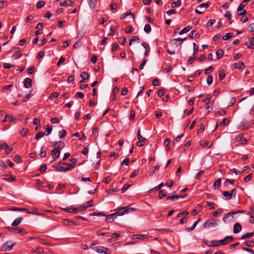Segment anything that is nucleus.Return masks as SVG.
Masks as SVG:
<instances>
[{"mask_svg":"<svg viewBox=\"0 0 254 254\" xmlns=\"http://www.w3.org/2000/svg\"><path fill=\"white\" fill-rule=\"evenodd\" d=\"M221 186V179L219 178L214 183V186L217 187V188H219Z\"/></svg>","mask_w":254,"mask_h":254,"instance_id":"nucleus-62","label":"nucleus"},{"mask_svg":"<svg viewBox=\"0 0 254 254\" xmlns=\"http://www.w3.org/2000/svg\"><path fill=\"white\" fill-rule=\"evenodd\" d=\"M213 77L212 75H209L207 78V79H206V82H207V83L208 84V85H210L212 83V82H213Z\"/></svg>","mask_w":254,"mask_h":254,"instance_id":"nucleus-60","label":"nucleus"},{"mask_svg":"<svg viewBox=\"0 0 254 254\" xmlns=\"http://www.w3.org/2000/svg\"><path fill=\"white\" fill-rule=\"evenodd\" d=\"M59 137L60 138H63L65 136L66 131L65 129H63L59 132Z\"/></svg>","mask_w":254,"mask_h":254,"instance_id":"nucleus-37","label":"nucleus"},{"mask_svg":"<svg viewBox=\"0 0 254 254\" xmlns=\"http://www.w3.org/2000/svg\"><path fill=\"white\" fill-rule=\"evenodd\" d=\"M235 140L236 142H240L241 144L244 145L247 143V140L243 138V134L242 133L236 136Z\"/></svg>","mask_w":254,"mask_h":254,"instance_id":"nucleus-7","label":"nucleus"},{"mask_svg":"<svg viewBox=\"0 0 254 254\" xmlns=\"http://www.w3.org/2000/svg\"><path fill=\"white\" fill-rule=\"evenodd\" d=\"M133 240L140 239L143 240L146 238V236L145 234L143 235H134L132 237Z\"/></svg>","mask_w":254,"mask_h":254,"instance_id":"nucleus-21","label":"nucleus"},{"mask_svg":"<svg viewBox=\"0 0 254 254\" xmlns=\"http://www.w3.org/2000/svg\"><path fill=\"white\" fill-rule=\"evenodd\" d=\"M246 5H247L246 4H245V3H244L243 1H242L240 3L239 7H238V9H237L238 12H240L241 11H242Z\"/></svg>","mask_w":254,"mask_h":254,"instance_id":"nucleus-40","label":"nucleus"},{"mask_svg":"<svg viewBox=\"0 0 254 254\" xmlns=\"http://www.w3.org/2000/svg\"><path fill=\"white\" fill-rule=\"evenodd\" d=\"M69 223H72L74 225H77V223L72 220L64 219L62 221V224L65 226H67Z\"/></svg>","mask_w":254,"mask_h":254,"instance_id":"nucleus-18","label":"nucleus"},{"mask_svg":"<svg viewBox=\"0 0 254 254\" xmlns=\"http://www.w3.org/2000/svg\"><path fill=\"white\" fill-rule=\"evenodd\" d=\"M211 98L212 96L211 95H207L206 98L203 100V101L205 102L207 105H208Z\"/></svg>","mask_w":254,"mask_h":254,"instance_id":"nucleus-53","label":"nucleus"},{"mask_svg":"<svg viewBox=\"0 0 254 254\" xmlns=\"http://www.w3.org/2000/svg\"><path fill=\"white\" fill-rule=\"evenodd\" d=\"M3 178L2 179L7 180L8 182H12L16 180V178L15 176L10 175L9 177H7L6 175L3 176Z\"/></svg>","mask_w":254,"mask_h":254,"instance_id":"nucleus-22","label":"nucleus"},{"mask_svg":"<svg viewBox=\"0 0 254 254\" xmlns=\"http://www.w3.org/2000/svg\"><path fill=\"white\" fill-rule=\"evenodd\" d=\"M182 2L181 0H178L172 3L171 6L172 7H179L181 6Z\"/></svg>","mask_w":254,"mask_h":254,"instance_id":"nucleus-33","label":"nucleus"},{"mask_svg":"<svg viewBox=\"0 0 254 254\" xmlns=\"http://www.w3.org/2000/svg\"><path fill=\"white\" fill-rule=\"evenodd\" d=\"M191 28L192 27L190 26L186 27L179 32V35H182L184 33L188 32Z\"/></svg>","mask_w":254,"mask_h":254,"instance_id":"nucleus-29","label":"nucleus"},{"mask_svg":"<svg viewBox=\"0 0 254 254\" xmlns=\"http://www.w3.org/2000/svg\"><path fill=\"white\" fill-rule=\"evenodd\" d=\"M44 135H45V133H44L42 131H39L37 133V134L35 136V139L36 140H38L40 138H42Z\"/></svg>","mask_w":254,"mask_h":254,"instance_id":"nucleus-49","label":"nucleus"},{"mask_svg":"<svg viewBox=\"0 0 254 254\" xmlns=\"http://www.w3.org/2000/svg\"><path fill=\"white\" fill-rule=\"evenodd\" d=\"M9 231L20 234L25 231V229L22 228H14L13 227H7L6 228Z\"/></svg>","mask_w":254,"mask_h":254,"instance_id":"nucleus-9","label":"nucleus"},{"mask_svg":"<svg viewBox=\"0 0 254 254\" xmlns=\"http://www.w3.org/2000/svg\"><path fill=\"white\" fill-rule=\"evenodd\" d=\"M13 160L16 163H19L21 162V157L18 155H16L14 158Z\"/></svg>","mask_w":254,"mask_h":254,"instance_id":"nucleus-64","label":"nucleus"},{"mask_svg":"<svg viewBox=\"0 0 254 254\" xmlns=\"http://www.w3.org/2000/svg\"><path fill=\"white\" fill-rule=\"evenodd\" d=\"M10 211H27V209L25 208H18L14 207L9 209Z\"/></svg>","mask_w":254,"mask_h":254,"instance_id":"nucleus-35","label":"nucleus"},{"mask_svg":"<svg viewBox=\"0 0 254 254\" xmlns=\"http://www.w3.org/2000/svg\"><path fill=\"white\" fill-rule=\"evenodd\" d=\"M184 215H185V216H187L189 215V212L188 211H182L177 214V217L179 218Z\"/></svg>","mask_w":254,"mask_h":254,"instance_id":"nucleus-58","label":"nucleus"},{"mask_svg":"<svg viewBox=\"0 0 254 254\" xmlns=\"http://www.w3.org/2000/svg\"><path fill=\"white\" fill-rule=\"evenodd\" d=\"M230 123V121L227 118L224 119L221 122L220 124L222 126L228 125Z\"/></svg>","mask_w":254,"mask_h":254,"instance_id":"nucleus-59","label":"nucleus"},{"mask_svg":"<svg viewBox=\"0 0 254 254\" xmlns=\"http://www.w3.org/2000/svg\"><path fill=\"white\" fill-rule=\"evenodd\" d=\"M22 54L18 51H16L15 53L12 55V58L14 59H18L21 57Z\"/></svg>","mask_w":254,"mask_h":254,"instance_id":"nucleus-43","label":"nucleus"},{"mask_svg":"<svg viewBox=\"0 0 254 254\" xmlns=\"http://www.w3.org/2000/svg\"><path fill=\"white\" fill-rule=\"evenodd\" d=\"M198 221H196L194 223V224H193V225H192V227H191L187 228V230L188 231H189V232H190V231H192V230L195 228V227L196 226V225H197V224H198Z\"/></svg>","mask_w":254,"mask_h":254,"instance_id":"nucleus-54","label":"nucleus"},{"mask_svg":"<svg viewBox=\"0 0 254 254\" xmlns=\"http://www.w3.org/2000/svg\"><path fill=\"white\" fill-rule=\"evenodd\" d=\"M246 45L250 49H254V37H251L249 39V42Z\"/></svg>","mask_w":254,"mask_h":254,"instance_id":"nucleus-15","label":"nucleus"},{"mask_svg":"<svg viewBox=\"0 0 254 254\" xmlns=\"http://www.w3.org/2000/svg\"><path fill=\"white\" fill-rule=\"evenodd\" d=\"M53 168L55 169L57 171L59 172H66L67 171L70 170L72 169V166L67 167H64L62 166H59L58 165H54L53 166Z\"/></svg>","mask_w":254,"mask_h":254,"instance_id":"nucleus-5","label":"nucleus"},{"mask_svg":"<svg viewBox=\"0 0 254 254\" xmlns=\"http://www.w3.org/2000/svg\"><path fill=\"white\" fill-rule=\"evenodd\" d=\"M144 30L147 33H149L151 30V28L150 25L148 24H145V25L144 27Z\"/></svg>","mask_w":254,"mask_h":254,"instance_id":"nucleus-47","label":"nucleus"},{"mask_svg":"<svg viewBox=\"0 0 254 254\" xmlns=\"http://www.w3.org/2000/svg\"><path fill=\"white\" fill-rule=\"evenodd\" d=\"M98 133V128L96 127H94L92 128V134L95 137H97Z\"/></svg>","mask_w":254,"mask_h":254,"instance_id":"nucleus-57","label":"nucleus"},{"mask_svg":"<svg viewBox=\"0 0 254 254\" xmlns=\"http://www.w3.org/2000/svg\"><path fill=\"white\" fill-rule=\"evenodd\" d=\"M234 65L235 66V68L238 69H243L245 67V64L243 62H241L238 64H234Z\"/></svg>","mask_w":254,"mask_h":254,"instance_id":"nucleus-31","label":"nucleus"},{"mask_svg":"<svg viewBox=\"0 0 254 254\" xmlns=\"http://www.w3.org/2000/svg\"><path fill=\"white\" fill-rule=\"evenodd\" d=\"M254 235V233H253V232L247 233H246V234H244L243 235H242L241 238H240V239L243 240V239L250 238L253 237Z\"/></svg>","mask_w":254,"mask_h":254,"instance_id":"nucleus-24","label":"nucleus"},{"mask_svg":"<svg viewBox=\"0 0 254 254\" xmlns=\"http://www.w3.org/2000/svg\"><path fill=\"white\" fill-rule=\"evenodd\" d=\"M209 246H210V247H219V243L217 240H212Z\"/></svg>","mask_w":254,"mask_h":254,"instance_id":"nucleus-36","label":"nucleus"},{"mask_svg":"<svg viewBox=\"0 0 254 254\" xmlns=\"http://www.w3.org/2000/svg\"><path fill=\"white\" fill-rule=\"evenodd\" d=\"M46 169H47L46 165L45 164H43L42 165H41L40 166V168L39 169V170L41 173H43L46 171Z\"/></svg>","mask_w":254,"mask_h":254,"instance_id":"nucleus-61","label":"nucleus"},{"mask_svg":"<svg viewBox=\"0 0 254 254\" xmlns=\"http://www.w3.org/2000/svg\"><path fill=\"white\" fill-rule=\"evenodd\" d=\"M59 95V93L57 92H53L50 94L49 98L51 100H53V98H57Z\"/></svg>","mask_w":254,"mask_h":254,"instance_id":"nucleus-55","label":"nucleus"},{"mask_svg":"<svg viewBox=\"0 0 254 254\" xmlns=\"http://www.w3.org/2000/svg\"><path fill=\"white\" fill-rule=\"evenodd\" d=\"M244 212H245V210H238L237 211H232V212H229V213H227L223 217V221L224 222H225L226 219L228 218V217L230 215L236 214H238L239 213H243Z\"/></svg>","mask_w":254,"mask_h":254,"instance_id":"nucleus-10","label":"nucleus"},{"mask_svg":"<svg viewBox=\"0 0 254 254\" xmlns=\"http://www.w3.org/2000/svg\"><path fill=\"white\" fill-rule=\"evenodd\" d=\"M193 50H194L193 55H195L198 51L199 48H198V46L196 44V43H193Z\"/></svg>","mask_w":254,"mask_h":254,"instance_id":"nucleus-52","label":"nucleus"},{"mask_svg":"<svg viewBox=\"0 0 254 254\" xmlns=\"http://www.w3.org/2000/svg\"><path fill=\"white\" fill-rule=\"evenodd\" d=\"M223 240H224L223 241H224L225 245H226L228 243H229L232 242L233 240V238L232 236H227L225 237Z\"/></svg>","mask_w":254,"mask_h":254,"instance_id":"nucleus-26","label":"nucleus"},{"mask_svg":"<svg viewBox=\"0 0 254 254\" xmlns=\"http://www.w3.org/2000/svg\"><path fill=\"white\" fill-rule=\"evenodd\" d=\"M46 151L44 150V146H42L41 148V151L40 153V156L41 158H44L46 156Z\"/></svg>","mask_w":254,"mask_h":254,"instance_id":"nucleus-44","label":"nucleus"},{"mask_svg":"<svg viewBox=\"0 0 254 254\" xmlns=\"http://www.w3.org/2000/svg\"><path fill=\"white\" fill-rule=\"evenodd\" d=\"M64 211L68 212V213H77V209L75 208H73L72 207H68L65 208H62Z\"/></svg>","mask_w":254,"mask_h":254,"instance_id":"nucleus-16","label":"nucleus"},{"mask_svg":"<svg viewBox=\"0 0 254 254\" xmlns=\"http://www.w3.org/2000/svg\"><path fill=\"white\" fill-rule=\"evenodd\" d=\"M88 2L91 8H94L97 4V0H88Z\"/></svg>","mask_w":254,"mask_h":254,"instance_id":"nucleus-25","label":"nucleus"},{"mask_svg":"<svg viewBox=\"0 0 254 254\" xmlns=\"http://www.w3.org/2000/svg\"><path fill=\"white\" fill-rule=\"evenodd\" d=\"M233 36V34L232 33H226L223 37V40H228L231 39Z\"/></svg>","mask_w":254,"mask_h":254,"instance_id":"nucleus-38","label":"nucleus"},{"mask_svg":"<svg viewBox=\"0 0 254 254\" xmlns=\"http://www.w3.org/2000/svg\"><path fill=\"white\" fill-rule=\"evenodd\" d=\"M32 85V79L30 78L27 77L24 80V86L26 88H29Z\"/></svg>","mask_w":254,"mask_h":254,"instance_id":"nucleus-11","label":"nucleus"},{"mask_svg":"<svg viewBox=\"0 0 254 254\" xmlns=\"http://www.w3.org/2000/svg\"><path fill=\"white\" fill-rule=\"evenodd\" d=\"M199 34L198 33H196L195 30H192L189 34V37L191 39H193L194 37H199Z\"/></svg>","mask_w":254,"mask_h":254,"instance_id":"nucleus-20","label":"nucleus"},{"mask_svg":"<svg viewBox=\"0 0 254 254\" xmlns=\"http://www.w3.org/2000/svg\"><path fill=\"white\" fill-rule=\"evenodd\" d=\"M120 236V234L118 233H113L112 234V238L110 240V241L113 242L115 241V238H118Z\"/></svg>","mask_w":254,"mask_h":254,"instance_id":"nucleus-41","label":"nucleus"},{"mask_svg":"<svg viewBox=\"0 0 254 254\" xmlns=\"http://www.w3.org/2000/svg\"><path fill=\"white\" fill-rule=\"evenodd\" d=\"M246 246L249 247H253L254 246V241L252 240L247 241L245 242Z\"/></svg>","mask_w":254,"mask_h":254,"instance_id":"nucleus-39","label":"nucleus"},{"mask_svg":"<svg viewBox=\"0 0 254 254\" xmlns=\"http://www.w3.org/2000/svg\"><path fill=\"white\" fill-rule=\"evenodd\" d=\"M221 212H222V210L219 209V210H217V211L212 212L211 215L213 217H216L217 216L218 214L221 213Z\"/></svg>","mask_w":254,"mask_h":254,"instance_id":"nucleus-63","label":"nucleus"},{"mask_svg":"<svg viewBox=\"0 0 254 254\" xmlns=\"http://www.w3.org/2000/svg\"><path fill=\"white\" fill-rule=\"evenodd\" d=\"M134 210V208H130L128 206L123 207L119 208L115 213H117V216H122L125 214V213H127L130 211L132 212Z\"/></svg>","mask_w":254,"mask_h":254,"instance_id":"nucleus-1","label":"nucleus"},{"mask_svg":"<svg viewBox=\"0 0 254 254\" xmlns=\"http://www.w3.org/2000/svg\"><path fill=\"white\" fill-rule=\"evenodd\" d=\"M80 77L82 80L80 81V83H82L89 78V74L86 71H83L80 73Z\"/></svg>","mask_w":254,"mask_h":254,"instance_id":"nucleus-13","label":"nucleus"},{"mask_svg":"<svg viewBox=\"0 0 254 254\" xmlns=\"http://www.w3.org/2000/svg\"><path fill=\"white\" fill-rule=\"evenodd\" d=\"M10 241H7L2 245V251H10L12 249L13 246L15 245V243H13L11 245H9Z\"/></svg>","mask_w":254,"mask_h":254,"instance_id":"nucleus-6","label":"nucleus"},{"mask_svg":"<svg viewBox=\"0 0 254 254\" xmlns=\"http://www.w3.org/2000/svg\"><path fill=\"white\" fill-rule=\"evenodd\" d=\"M213 70V67L212 66H210L205 69L204 73L205 74H208L211 73Z\"/></svg>","mask_w":254,"mask_h":254,"instance_id":"nucleus-45","label":"nucleus"},{"mask_svg":"<svg viewBox=\"0 0 254 254\" xmlns=\"http://www.w3.org/2000/svg\"><path fill=\"white\" fill-rule=\"evenodd\" d=\"M217 59H220L223 56L224 51L222 49H218L216 52Z\"/></svg>","mask_w":254,"mask_h":254,"instance_id":"nucleus-28","label":"nucleus"},{"mask_svg":"<svg viewBox=\"0 0 254 254\" xmlns=\"http://www.w3.org/2000/svg\"><path fill=\"white\" fill-rule=\"evenodd\" d=\"M137 137L138 141L136 143V145L138 146H143L144 143L145 141L146 140V139L144 137H143L141 134H140V128L138 129L137 132Z\"/></svg>","mask_w":254,"mask_h":254,"instance_id":"nucleus-3","label":"nucleus"},{"mask_svg":"<svg viewBox=\"0 0 254 254\" xmlns=\"http://www.w3.org/2000/svg\"><path fill=\"white\" fill-rule=\"evenodd\" d=\"M106 221L107 222H110L114 221L117 217V213H112L108 215H106Z\"/></svg>","mask_w":254,"mask_h":254,"instance_id":"nucleus-12","label":"nucleus"},{"mask_svg":"<svg viewBox=\"0 0 254 254\" xmlns=\"http://www.w3.org/2000/svg\"><path fill=\"white\" fill-rule=\"evenodd\" d=\"M94 245V244H92V245H91L90 246V248H92V249L96 251L97 253H99V254H110V253H108L107 251L108 250L107 249L103 247H101V246H96V247H93V246Z\"/></svg>","mask_w":254,"mask_h":254,"instance_id":"nucleus-2","label":"nucleus"},{"mask_svg":"<svg viewBox=\"0 0 254 254\" xmlns=\"http://www.w3.org/2000/svg\"><path fill=\"white\" fill-rule=\"evenodd\" d=\"M141 45L144 48L145 51H147L148 52H150V47L149 45L146 42H143L141 44Z\"/></svg>","mask_w":254,"mask_h":254,"instance_id":"nucleus-48","label":"nucleus"},{"mask_svg":"<svg viewBox=\"0 0 254 254\" xmlns=\"http://www.w3.org/2000/svg\"><path fill=\"white\" fill-rule=\"evenodd\" d=\"M171 142V139L169 138H166L164 140V143L166 145V149L168 151L170 149V143Z\"/></svg>","mask_w":254,"mask_h":254,"instance_id":"nucleus-27","label":"nucleus"},{"mask_svg":"<svg viewBox=\"0 0 254 254\" xmlns=\"http://www.w3.org/2000/svg\"><path fill=\"white\" fill-rule=\"evenodd\" d=\"M22 220H23L22 217H18L13 221V222L12 223L11 225L13 226H16L18 225L19 224H20V223L22 222Z\"/></svg>","mask_w":254,"mask_h":254,"instance_id":"nucleus-19","label":"nucleus"},{"mask_svg":"<svg viewBox=\"0 0 254 254\" xmlns=\"http://www.w3.org/2000/svg\"><path fill=\"white\" fill-rule=\"evenodd\" d=\"M28 129H25L24 128H21L19 130V133L23 136H24L26 135V133L28 131Z\"/></svg>","mask_w":254,"mask_h":254,"instance_id":"nucleus-51","label":"nucleus"},{"mask_svg":"<svg viewBox=\"0 0 254 254\" xmlns=\"http://www.w3.org/2000/svg\"><path fill=\"white\" fill-rule=\"evenodd\" d=\"M178 199V196L177 194L172 195L171 196H169L167 197V200H171L172 201L175 200V199Z\"/></svg>","mask_w":254,"mask_h":254,"instance_id":"nucleus-56","label":"nucleus"},{"mask_svg":"<svg viewBox=\"0 0 254 254\" xmlns=\"http://www.w3.org/2000/svg\"><path fill=\"white\" fill-rule=\"evenodd\" d=\"M242 230L241 225L239 223H236L234 225L233 232L235 234L239 233Z\"/></svg>","mask_w":254,"mask_h":254,"instance_id":"nucleus-14","label":"nucleus"},{"mask_svg":"<svg viewBox=\"0 0 254 254\" xmlns=\"http://www.w3.org/2000/svg\"><path fill=\"white\" fill-rule=\"evenodd\" d=\"M45 5V2L43 0H39L36 4V7L40 8Z\"/></svg>","mask_w":254,"mask_h":254,"instance_id":"nucleus-50","label":"nucleus"},{"mask_svg":"<svg viewBox=\"0 0 254 254\" xmlns=\"http://www.w3.org/2000/svg\"><path fill=\"white\" fill-rule=\"evenodd\" d=\"M56 144H57L58 146L55 147V148H58L60 151L64 147V143L63 141L56 142Z\"/></svg>","mask_w":254,"mask_h":254,"instance_id":"nucleus-32","label":"nucleus"},{"mask_svg":"<svg viewBox=\"0 0 254 254\" xmlns=\"http://www.w3.org/2000/svg\"><path fill=\"white\" fill-rule=\"evenodd\" d=\"M140 41V38L137 36H133L131 39L130 40L129 45L131 46L132 45V43L134 42H136L137 43H139Z\"/></svg>","mask_w":254,"mask_h":254,"instance_id":"nucleus-23","label":"nucleus"},{"mask_svg":"<svg viewBox=\"0 0 254 254\" xmlns=\"http://www.w3.org/2000/svg\"><path fill=\"white\" fill-rule=\"evenodd\" d=\"M167 192L165 190H161L159 192V196L160 199H162L167 195Z\"/></svg>","mask_w":254,"mask_h":254,"instance_id":"nucleus-30","label":"nucleus"},{"mask_svg":"<svg viewBox=\"0 0 254 254\" xmlns=\"http://www.w3.org/2000/svg\"><path fill=\"white\" fill-rule=\"evenodd\" d=\"M89 216H106V214L103 212H93V213H91L89 214Z\"/></svg>","mask_w":254,"mask_h":254,"instance_id":"nucleus-34","label":"nucleus"},{"mask_svg":"<svg viewBox=\"0 0 254 254\" xmlns=\"http://www.w3.org/2000/svg\"><path fill=\"white\" fill-rule=\"evenodd\" d=\"M217 225V222L215 220H207L203 225L204 228H212Z\"/></svg>","mask_w":254,"mask_h":254,"instance_id":"nucleus-4","label":"nucleus"},{"mask_svg":"<svg viewBox=\"0 0 254 254\" xmlns=\"http://www.w3.org/2000/svg\"><path fill=\"white\" fill-rule=\"evenodd\" d=\"M222 193L223 196L226 197L228 199H230L232 198L230 192L228 191H224L222 192Z\"/></svg>","mask_w":254,"mask_h":254,"instance_id":"nucleus-46","label":"nucleus"},{"mask_svg":"<svg viewBox=\"0 0 254 254\" xmlns=\"http://www.w3.org/2000/svg\"><path fill=\"white\" fill-rule=\"evenodd\" d=\"M87 208V207L85 204H82L79 207L76 208V209H77L78 212V211H84Z\"/></svg>","mask_w":254,"mask_h":254,"instance_id":"nucleus-42","label":"nucleus"},{"mask_svg":"<svg viewBox=\"0 0 254 254\" xmlns=\"http://www.w3.org/2000/svg\"><path fill=\"white\" fill-rule=\"evenodd\" d=\"M70 164L66 163H62L63 164L68 166V167L72 166V169L74 167L75 165L77 162V160L76 158H72L70 160Z\"/></svg>","mask_w":254,"mask_h":254,"instance_id":"nucleus-17","label":"nucleus"},{"mask_svg":"<svg viewBox=\"0 0 254 254\" xmlns=\"http://www.w3.org/2000/svg\"><path fill=\"white\" fill-rule=\"evenodd\" d=\"M61 151L58 148H54L51 151V154L54 159H56L60 157Z\"/></svg>","mask_w":254,"mask_h":254,"instance_id":"nucleus-8","label":"nucleus"}]
</instances>
